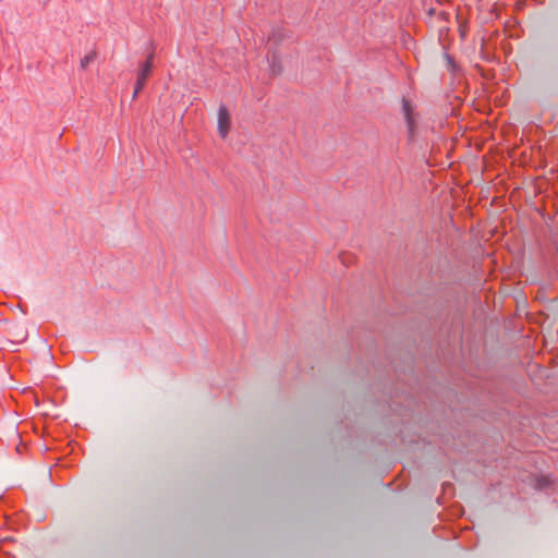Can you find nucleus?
I'll use <instances>...</instances> for the list:
<instances>
[{
	"mask_svg": "<svg viewBox=\"0 0 558 558\" xmlns=\"http://www.w3.org/2000/svg\"><path fill=\"white\" fill-rule=\"evenodd\" d=\"M231 128V117L228 108L221 105L218 109V133L221 138H226Z\"/></svg>",
	"mask_w": 558,
	"mask_h": 558,
	"instance_id": "nucleus-2",
	"label": "nucleus"
},
{
	"mask_svg": "<svg viewBox=\"0 0 558 558\" xmlns=\"http://www.w3.org/2000/svg\"><path fill=\"white\" fill-rule=\"evenodd\" d=\"M153 59L154 54L150 53L147 60L141 65V69L137 73V78L146 81L149 77L153 70Z\"/></svg>",
	"mask_w": 558,
	"mask_h": 558,
	"instance_id": "nucleus-3",
	"label": "nucleus"
},
{
	"mask_svg": "<svg viewBox=\"0 0 558 558\" xmlns=\"http://www.w3.org/2000/svg\"><path fill=\"white\" fill-rule=\"evenodd\" d=\"M97 58V51L96 50H92L89 51L88 53H86L82 59H81V68L83 70L87 69Z\"/></svg>",
	"mask_w": 558,
	"mask_h": 558,
	"instance_id": "nucleus-4",
	"label": "nucleus"
},
{
	"mask_svg": "<svg viewBox=\"0 0 558 558\" xmlns=\"http://www.w3.org/2000/svg\"><path fill=\"white\" fill-rule=\"evenodd\" d=\"M145 84H146V81L140 80V78L136 80L133 98L137 97L138 93L144 88Z\"/></svg>",
	"mask_w": 558,
	"mask_h": 558,
	"instance_id": "nucleus-5",
	"label": "nucleus"
},
{
	"mask_svg": "<svg viewBox=\"0 0 558 558\" xmlns=\"http://www.w3.org/2000/svg\"><path fill=\"white\" fill-rule=\"evenodd\" d=\"M145 84H146V81L140 80V78L136 80L133 98L137 97L138 93L144 88Z\"/></svg>",
	"mask_w": 558,
	"mask_h": 558,
	"instance_id": "nucleus-7",
	"label": "nucleus"
},
{
	"mask_svg": "<svg viewBox=\"0 0 558 558\" xmlns=\"http://www.w3.org/2000/svg\"><path fill=\"white\" fill-rule=\"evenodd\" d=\"M401 112L407 125L408 137L412 141L416 135L420 114L412 102L407 98H402Z\"/></svg>",
	"mask_w": 558,
	"mask_h": 558,
	"instance_id": "nucleus-1",
	"label": "nucleus"
},
{
	"mask_svg": "<svg viewBox=\"0 0 558 558\" xmlns=\"http://www.w3.org/2000/svg\"><path fill=\"white\" fill-rule=\"evenodd\" d=\"M145 84H146V81L140 80V78L136 80L133 98L137 97L138 93L144 88Z\"/></svg>",
	"mask_w": 558,
	"mask_h": 558,
	"instance_id": "nucleus-6",
	"label": "nucleus"
},
{
	"mask_svg": "<svg viewBox=\"0 0 558 558\" xmlns=\"http://www.w3.org/2000/svg\"><path fill=\"white\" fill-rule=\"evenodd\" d=\"M551 484V481L549 477L547 476H542L541 478L537 480V486L542 489V488H545V487H548L549 485Z\"/></svg>",
	"mask_w": 558,
	"mask_h": 558,
	"instance_id": "nucleus-8",
	"label": "nucleus"
}]
</instances>
